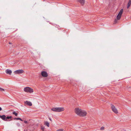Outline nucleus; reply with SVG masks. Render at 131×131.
Returning <instances> with one entry per match:
<instances>
[{
    "label": "nucleus",
    "mask_w": 131,
    "mask_h": 131,
    "mask_svg": "<svg viewBox=\"0 0 131 131\" xmlns=\"http://www.w3.org/2000/svg\"><path fill=\"white\" fill-rule=\"evenodd\" d=\"M131 4V3L130 2H128V4H127V9H128L129 8V7L130 6Z\"/></svg>",
    "instance_id": "4468645a"
},
{
    "label": "nucleus",
    "mask_w": 131,
    "mask_h": 131,
    "mask_svg": "<svg viewBox=\"0 0 131 131\" xmlns=\"http://www.w3.org/2000/svg\"><path fill=\"white\" fill-rule=\"evenodd\" d=\"M12 117L11 116H7V117H6V119H7H7H11L12 118Z\"/></svg>",
    "instance_id": "f3484780"
},
{
    "label": "nucleus",
    "mask_w": 131,
    "mask_h": 131,
    "mask_svg": "<svg viewBox=\"0 0 131 131\" xmlns=\"http://www.w3.org/2000/svg\"><path fill=\"white\" fill-rule=\"evenodd\" d=\"M80 114V116H84L86 115L87 113L85 111L82 110Z\"/></svg>",
    "instance_id": "0eeeda50"
},
{
    "label": "nucleus",
    "mask_w": 131,
    "mask_h": 131,
    "mask_svg": "<svg viewBox=\"0 0 131 131\" xmlns=\"http://www.w3.org/2000/svg\"><path fill=\"white\" fill-rule=\"evenodd\" d=\"M2 110V108L1 107H0V111H1Z\"/></svg>",
    "instance_id": "393cba45"
},
{
    "label": "nucleus",
    "mask_w": 131,
    "mask_h": 131,
    "mask_svg": "<svg viewBox=\"0 0 131 131\" xmlns=\"http://www.w3.org/2000/svg\"><path fill=\"white\" fill-rule=\"evenodd\" d=\"M63 129H59L57 130V131H63Z\"/></svg>",
    "instance_id": "aec40b11"
},
{
    "label": "nucleus",
    "mask_w": 131,
    "mask_h": 131,
    "mask_svg": "<svg viewBox=\"0 0 131 131\" xmlns=\"http://www.w3.org/2000/svg\"><path fill=\"white\" fill-rule=\"evenodd\" d=\"M14 120H19L21 121H23V120L21 119L20 118L18 117V118H14Z\"/></svg>",
    "instance_id": "ddd939ff"
},
{
    "label": "nucleus",
    "mask_w": 131,
    "mask_h": 131,
    "mask_svg": "<svg viewBox=\"0 0 131 131\" xmlns=\"http://www.w3.org/2000/svg\"><path fill=\"white\" fill-rule=\"evenodd\" d=\"M117 19H115L114 23V24H116L118 22Z\"/></svg>",
    "instance_id": "dca6fc26"
},
{
    "label": "nucleus",
    "mask_w": 131,
    "mask_h": 131,
    "mask_svg": "<svg viewBox=\"0 0 131 131\" xmlns=\"http://www.w3.org/2000/svg\"><path fill=\"white\" fill-rule=\"evenodd\" d=\"M16 124L18 126H20V124L19 123H17Z\"/></svg>",
    "instance_id": "4be33fe9"
},
{
    "label": "nucleus",
    "mask_w": 131,
    "mask_h": 131,
    "mask_svg": "<svg viewBox=\"0 0 131 131\" xmlns=\"http://www.w3.org/2000/svg\"><path fill=\"white\" fill-rule=\"evenodd\" d=\"M24 91L26 92L30 93H32L34 91L33 89L29 87H25L24 89Z\"/></svg>",
    "instance_id": "f03ea898"
},
{
    "label": "nucleus",
    "mask_w": 131,
    "mask_h": 131,
    "mask_svg": "<svg viewBox=\"0 0 131 131\" xmlns=\"http://www.w3.org/2000/svg\"><path fill=\"white\" fill-rule=\"evenodd\" d=\"M104 129V127L103 126L101 127L100 128V130H103Z\"/></svg>",
    "instance_id": "6ab92c4d"
},
{
    "label": "nucleus",
    "mask_w": 131,
    "mask_h": 131,
    "mask_svg": "<svg viewBox=\"0 0 131 131\" xmlns=\"http://www.w3.org/2000/svg\"><path fill=\"white\" fill-rule=\"evenodd\" d=\"M24 71L22 69L16 70L14 71V73L15 74H19L23 73Z\"/></svg>",
    "instance_id": "39448f33"
},
{
    "label": "nucleus",
    "mask_w": 131,
    "mask_h": 131,
    "mask_svg": "<svg viewBox=\"0 0 131 131\" xmlns=\"http://www.w3.org/2000/svg\"><path fill=\"white\" fill-rule=\"evenodd\" d=\"M25 104L28 105H29V106H31L32 105V104L31 103L30 101H26L25 102Z\"/></svg>",
    "instance_id": "1a4fd4ad"
},
{
    "label": "nucleus",
    "mask_w": 131,
    "mask_h": 131,
    "mask_svg": "<svg viewBox=\"0 0 131 131\" xmlns=\"http://www.w3.org/2000/svg\"><path fill=\"white\" fill-rule=\"evenodd\" d=\"M12 114L16 116H17L18 115V113H16L15 111H14L12 112Z\"/></svg>",
    "instance_id": "2eb2a0df"
},
{
    "label": "nucleus",
    "mask_w": 131,
    "mask_h": 131,
    "mask_svg": "<svg viewBox=\"0 0 131 131\" xmlns=\"http://www.w3.org/2000/svg\"><path fill=\"white\" fill-rule=\"evenodd\" d=\"M41 74L42 76L43 77H47L48 75L47 72L45 71H42Z\"/></svg>",
    "instance_id": "6e6552de"
},
{
    "label": "nucleus",
    "mask_w": 131,
    "mask_h": 131,
    "mask_svg": "<svg viewBox=\"0 0 131 131\" xmlns=\"http://www.w3.org/2000/svg\"><path fill=\"white\" fill-rule=\"evenodd\" d=\"M44 124L45 125L47 126L48 127H49V123L47 121H45Z\"/></svg>",
    "instance_id": "f8f14e48"
},
{
    "label": "nucleus",
    "mask_w": 131,
    "mask_h": 131,
    "mask_svg": "<svg viewBox=\"0 0 131 131\" xmlns=\"http://www.w3.org/2000/svg\"><path fill=\"white\" fill-rule=\"evenodd\" d=\"M78 2H79L82 5L84 4L85 3V0H78Z\"/></svg>",
    "instance_id": "9b49d317"
},
{
    "label": "nucleus",
    "mask_w": 131,
    "mask_h": 131,
    "mask_svg": "<svg viewBox=\"0 0 131 131\" xmlns=\"http://www.w3.org/2000/svg\"><path fill=\"white\" fill-rule=\"evenodd\" d=\"M9 44H12V43L11 42H9Z\"/></svg>",
    "instance_id": "b1692460"
},
{
    "label": "nucleus",
    "mask_w": 131,
    "mask_h": 131,
    "mask_svg": "<svg viewBox=\"0 0 131 131\" xmlns=\"http://www.w3.org/2000/svg\"><path fill=\"white\" fill-rule=\"evenodd\" d=\"M5 72L7 74H8L9 75L11 74L12 72V71L8 69L6 70Z\"/></svg>",
    "instance_id": "9d476101"
},
{
    "label": "nucleus",
    "mask_w": 131,
    "mask_h": 131,
    "mask_svg": "<svg viewBox=\"0 0 131 131\" xmlns=\"http://www.w3.org/2000/svg\"><path fill=\"white\" fill-rule=\"evenodd\" d=\"M41 129L43 131L45 129V127L43 126H41Z\"/></svg>",
    "instance_id": "a211bd4d"
},
{
    "label": "nucleus",
    "mask_w": 131,
    "mask_h": 131,
    "mask_svg": "<svg viewBox=\"0 0 131 131\" xmlns=\"http://www.w3.org/2000/svg\"><path fill=\"white\" fill-rule=\"evenodd\" d=\"M128 2H130L131 3V0H129Z\"/></svg>",
    "instance_id": "bb28decb"
},
{
    "label": "nucleus",
    "mask_w": 131,
    "mask_h": 131,
    "mask_svg": "<svg viewBox=\"0 0 131 131\" xmlns=\"http://www.w3.org/2000/svg\"><path fill=\"white\" fill-rule=\"evenodd\" d=\"M5 91V90L4 89H3L2 88H0V91Z\"/></svg>",
    "instance_id": "412c9836"
},
{
    "label": "nucleus",
    "mask_w": 131,
    "mask_h": 131,
    "mask_svg": "<svg viewBox=\"0 0 131 131\" xmlns=\"http://www.w3.org/2000/svg\"><path fill=\"white\" fill-rule=\"evenodd\" d=\"M24 122L25 124H27V121H24Z\"/></svg>",
    "instance_id": "5701e85b"
},
{
    "label": "nucleus",
    "mask_w": 131,
    "mask_h": 131,
    "mask_svg": "<svg viewBox=\"0 0 131 131\" xmlns=\"http://www.w3.org/2000/svg\"><path fill=\"white\" fill-rule=\"evenodd\" d=\"M49 120L50 121H51V119L50 118H49Z\"/></svg>",
    "instance_id": "a878e982"
},
{
    "label": "nucleus",
    "mask_w": 131,
    "mask_h": 131,
    "mask_svg": "<svg viewBox=\"0 0 131 131\" xmlns=\"http://www.w3.org/2000/svg\"><path fill=\"white\" fill-rule=\"evenodd\" d=\"M123 11V9H122L120 11L117 16V20H119L120 19Z\"/></svg>",
    "instance_id": "7ed1b4c3"
},
{
    "label": "nucleus",
    "mask_w": 131,
    "mask_h": 131,
    "mask_svg": "<svg viewBox=\"0 0 131 131\" xmlns=\"http://www.w3.org/2000/svg\"><path fill=\"white\" fill-rule=\"evenodd\" d=\"M81 110H82L81 109H79L76 108L75 109V112L77 114L80 116Z\"/></svg>",
    "instance_id": "423d86ee"
},
{
    "label": "nucleus",
    "mask_w": 131,
    "mask_h": 131,
    "mask_svg": "<svg viewBox=\"0 0 131 131\" xmlns=\"http://www.w3.org/2000/svg\"><path fill=\"white\" fill-rule=\"evenodd\" d=\"M111 108L115 114L118 113V111L115 106L112 104H111Z\"/></svg>",
    "instance_id": "20e7f679"
},
{
    "label": "nucleus",
    "mask_w": 131,
    "mask_h": 131,
    "mask_svg": "<svg viewBox=\"0 0 131 131\" xmlns=\"http://www.w3.org/2000/svg\"><path fill=\"white\" fill-rule=\"evenodd\" d=\"M51 110L54 111L56 112H61L64 110V108L62 107H58L53 108H51Z\"/></svg>",
    "instance_id": "f257e3e1"
},
{
    "label": "nucleus",
    "mask_w": 131,
    "mask_h": 131,
    "mask_svg": "<svg viewBox=\"0 0 131 131\" xmlns=\"http://www.w3.org/2000/svg\"><path fill=\"white\" fill-rule=\"evenodd\" d=\"M128 2H130L131 3V0H129Z\"/></svg>",
    "instance_id": "cd10ccee"
}]
</instances>
